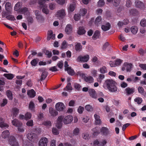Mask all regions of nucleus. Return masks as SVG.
I'll return each instance as SVG.
<instances>
[{
	"instance_id": "f257e3e1",
	"label": "nucleus",
	"mask_w": 146,
	"mask_h": 146,
	"mask_svg": "<svg viewBox=\"0 0 146 146\" xmlns=\"http://www.w3.org/2000/svg\"><path fill=\"white\" fill-rule=\"evenodd\" d=\"M108 89L110 92H115L117 91V87L115 86V82L112 80H107L105 82Z\"/></svg>"
},
{
	"instance_id": "f03ea898",
	"label": "nucleus",
	"mask_w": 146,
	"mask_h": 146,
	"mask_svg": "<svg viewBox=\"0 0 146 146\" xmlns=\"http://www.w3.org/2000/svg\"><path fill=\"white\" fill-rule=\"evenodd\" d=\"M27 137L29 140L33 142H36L38 140L37 135L34 133H29L27 135Z\"/></svg>"
},
{
	"instance_id": "7ed1b4c3",
	"label": "nucleus",
	"mask_w": 146,
	"mask_h": 146,
	"mask_svg": "<svg viewBox=\"0 0 146 146\" xmlns=\"http://www.w3.org/2000/svg\"><path fill=\"white\" fill-rule=\"evenodd\" d=\"M77 74L78 75H80V76H84V81L87 83H91L94 82V79L91 76H85L84 74L81 73L80 72H78Z\"/></svg>"
},
{
	"instance_id": "20e7f679",
	"label": "nucleus",
	"mask_w": 146,
	"mask_h": 146,
	"mask_svg": "<svg viewBox=\"0 0 146 146\" xmlns=\"http://www.w3.org/2000/svg\"><path fill=\"white\" fill-rule=\"evenodd\" d=\"M134 4L136 7L138 8L141 10H144L146 8L145 4L139 0H136Z\"/></svg>"
},
{
	"instance_id": "39448f33",
	"label": "nucleus",
	"mask_w": 146,
	"mask_h": 146,
	"mask_svg": "<svg viewBox=\"0 0 146 146\" xmlns=\"http://www.w3.org/2000/svg\"><path fill=\"white\" fill-rule=\"evenodd\" d=\"M9 142L12 146H19L15 137L13 136H11L9 137Z\"/></svg>"
},
{
	"instance_id": "423d86ee",
	"label": "nucleus",
	"mask_w": 146,
	"mask_h": 146,
	"mask_svg": "<svg viewBox=\"0 0 146 146\" xmlns=\"http://www.w3.org/2000/svg\"><path fill=\"white\" fill-rule=\"evenodd\" d=\"M63 117L61 115L59 116L57 119V123L56 125V127L58 129L61 128L62 126V121L63 119Z\"/></svg>"
},
{
	"instance_id": "0eeeda50",
	"label": "nucleus",
	"mask_w": 146,
	"mask_h": 146,
	"mask_svg": "<svg viewBox=\"0 0 146 146\" xmlns=\"http://www.w3.org/2000/svg\"><path fill=\"white\" fill-rule=\"evenodd\" d=\"M89 56L88 55H86L84 56H79L77 58V61L78 62H87L89 60Z\"/></svg>"
},
{
	"instance_id": "6e6552de",
	"label": "nucleus",
	"mask_w": 146,
	"mask_h": 146,
	"mask_svg": "<svg viewBox=\"0 0 146 146\" xmlns=\"http://www.w3.org/2000/svg\"><path fill=\"white\" fill-rule=\"evenodd\" d=\"M56 110L58 111H63L65 108L64 104L61 102H59L55 105Z\"/></svg>"
},
{
	"instance_id": "1a4fd4ad",
	"label": "nucleus",
	"mask_w": 146,
	"mask_h": 146,
	"mask_svg": "<svg viewBox=\"0 0 146 146\" xmlns=\"http://www.w3.org/2000/svg\"><path fill=\"white\" fill-rule=\"evenodd\" d=\"M66 15L65 10L64 9H61L58 11L56 14V16L57 17L63 18Z\"/></svg>"
},
{
	"instance_id": "9d476101",
	"label": "nucleus",
	"mask_w": 146,
	"mask_h": 146,
	"mask_svg": "<svg viewBox=\"0 0 146 146\" xmlns=\"http://www.w3.org/2000/svg\"><path fill=\"white\" fill-rule=\"evenodd\" d=\"M48 140L46 137H44L40 139L38 144L39 146H47Z\"/></svg>"
},
{
	"instance_id": "9b49d317",
	"label": "nucleus",
	"mask_w": 146,
	"mask_h": 146,
	"mask_svg": "<svg viewBox=\"0 0 146 146\" xmlns=\"http://www.w3.org/2000/svg\"><path fill=\"white\" fill-rule=\"evenodd\" d=\"M125 93L127 95H129L133 94L135 92V88L133 87L130 88L128 87L125 90Z\"/></svg>"
},
{
	"instance_id": "f8f14e48",
	"label": "nucleus",
	"mask_w": 146,
	"mask_h": 146,
	"mask_svg": "<svg viewBox=\"0 0 146 146\" xmlns=\"http://www.w3.org/2000/svg\"><path fill=\"white\" fill-rule=\"evenodd\" d=\"M72 27L70 24H67L65 29V31L67 35L70 34L72 32Z\"/></svg>"
},
{
	"instance_id": "ddd939ff",
	"label": "nucleus",
	"mask_w": 146,
	"mask_h": 146,
	"mask_svg": "<svg viewBox=\"0 0 146 146\" xmlns=\"http://www.w3.org/2000/svg\"><path fill=\"white\" fill-rule=\"evenodd\" d=\"M73 119V117L71 115L67 116L64 118V122L65 124H69L72 121Z\"/></svg>"
},
{
	"instance_id": "4468645a",
	"label": "nucleus",
	"mask_w": 146,
	"mask_h": 146,
	"mask_svg": "<svg viewBox=\"0 0 146 146\" xmlns=\"http://www.w3.org/2000/svg\"><path fill=\"white\" fill-rule=\"evenodd\" d=\"M9 125L7 123H4V119L1 117H0V127L2 128H8Z\"/></svg>"
},
{
	"instance_id": "2eb2a0df",
	"label": "nucleus",
	"mask_w": 146,
	"mask_h": 146,
	"mask_svg": "<svg viewBox=\"0 0 146 146\" xmlns=\"http://www.w3.org/2000/svg\"><path fill=\"white\" fill-rule=\"evenodd\" d=\"M129 23V21L127 19H124L123 22L119 21L117 25L119 28H121L124 25H126Z\"/></svg>"
},
{
	"instance_id": "dca6fc26",
	"label": "nucleus",
	"mask_w": 146,
	"mask_h": 146,
	"mask_svg": "<svg viewBox=\"0 0 146 146\" xmlns=\"http://www.w3.org/2000/svg\"><path fill=\"white\" fill-rule=\"evenodd\" d=\"M101 133L104 135H107L110 133L109 130L108 128L105 127H102L100 129Z\"/></svg>"
},
{
	"instance_id": "f3484780",
	"label": "nucleus",
	"mask_w": 146,
	"mask_h": 146,
	"mask_svg": "<svg viewBox=\"0 0 146 146\" xmlns=\"http://www.w3.org/2000/svg\"><path fill=\"white\" fill-rule=\"evenodd\" d=\"M123 66L126 67L127 72H130L131 71L132 64L131 63L125 62L123 64Z\"/></svg>"
},
{
	"instance_id": "a211bd4d",
	"label": "nucleus",
	"mask_w": 146,
	"mask_h": 146,
	"mask_svg": "<svg viewBox=\"0 0 146 146\" xmlns=\"http://www.w3.org/2000/svg\"><path fill=\"white\" fill-rule=\"evenodd\" d=\"M55 37V35L53 34V32L52 30L48 31L47 37V39L48 40H50L51 38L54 39Z\"/></svg>"
},
{
	"instance_id": "6ab92c4d",
	"label": "nucleus",
	"mask_w": 146,
	"mask_h": 146,
	"mask_svg": "<svg viewBox=\"0 0 146 146\" xmlns=\"http://www.w3.org/2000/svg\"><path fill=\"white\" fill-rule=\"evenodd\" d=\"M88 92L90 96L94 98H96V92L95 90L93 89H89Z\"/></svg>"
},
{
	"instance_id": "aec40b11",
	"label": "nucleus",
	"mask_w": 146,
	"mask_h": 146,
	"mask_svg": "<svg viewBox=\"0 0 146 146\" xmlns=\"http://www.w3.org/2000/svg\"><path fill=\"white\" fill-rule=\"evenodd\" d=\"M12 123L13 125L17 127L20 125H22V123L16 119H13L12 121Z\"/></svg>"
},
{
	"instance_id": "412c9836",
	"label": "nucleus",
	"mask_w": 146,
	"mask_h": 146,
	"mask_svg": "<svg viewBox=\"0 0 146 146\" xmlns=\"http://www.w3.org/2000/svg\"><path fill=\"white\" fill-rule=\"evenodd\" d=\"M111 27V25L109 23H107L106 25H102L101 28L102 30L104 31H106L110 29Z\"/></svg>"
},
{
	"instance_id": "4be33fe9",
	"label": "nucleus",
	"mask_w": 146,
	"mask_h": 146,
	"mask_svg": "<svg viewBox=\"0 0 146 146\" xmlns=\"http://www.w3.org/2000/svg\"><path fill=\"white\" fill-rule=\"evenodd\" d=\"M86 31L83 27H79L77 31L78 34L80 35H83L85 33Z\"/></svg>"
},
{
	"instance_id": "5701e85b",
	"label": "nucleus",
	"mask_w": 146,
	"mask_h": 146,
	"mask_svg": "<svg viewBox=\"0 0 146 146\" xmlns=\"http://www.w3.org/2000/svg\"><path fill=\"white\" fill-rule=\"evenodd\" d=\"M102 19L101 16H98L95 19L94 22L95 24L98 26L100 25L102 23Z\"/></svg>"
},
{
	"instance_id": "b1692460",
	"label": "nucleus",
	"mask_w": 146,
	"mask_h": 146,
	"mask_svg": "<svg viewBox=\"0 0 146 146\" xmlns=\"http://www.w3.org/2000/svg\"><path fill=\"white\" fill-rule=\"evenodd\" d=\"M49 111L51 115L52 116H55L58 114V112L52 108H49Z\"/></svg>"
},
{
	"instance_id": "393cba45",
	"label": "nucleus",
	"mask_w": 146,
	"mask_h": 146,
	"mask_svg": "<svg viewBox=\"0 0 146 146\" xmlns=\"http://www.w3.org/2000/svg\"><path fill=\"white\" fill-rule=\"evenodd\" d=\"M27 95L30 98H34L35 96V92L33 89L29 90L27 92Z\"/></svg>"
},
{
	"instance_id": "a878e982",
	"label": "nucleus",
	"mask_w": 146,
	"mask_h": 146,
	"mask_svg": "<svg viewBox=\"0 0 146 146\" xmlns=\"http://www.w3.org/2000/svg\"><path fill=\"white\" fill-rule=\"evenodd\" d=\"M6 10L9 13H11V4L9 2H7L5 5Z\"/></svg>"
},
{
	"instance_id": "bb28decb",
	"label": "nucleus",
	"mask_w": 146,
	"mask_h": 146,
	"mask_svg": "<svg viewBox=\"0 0 146 146\" xmlns=\"http://www.w3.org/2000/svg\"><path fill=\"white\" fill-rule=\"evenodd\" d=\"M67 71L68 74L71 76H73L75 74V72L74 70L71 69V67H69L68 68H67L66 69V70Z\"/></svg>"
},
{
	"instance_id": "cd10ccee",
	"label": "nucleus",
	"mask_w": 146,
	"mask_h": 146,
	"mask_svg": "<svg viewBox=\"0 0 146 146\" xmlns=\"http://www.w3.org/2000/svg\"><path fill=\"white\" fill-rule=\"evenodd\" d=\"M10 135V133L8 130H6L3 131L1 135L2 138L5 139L9 137Z\"/></svg>"
},
{
	"instance_id": "c85d7f7f",
	"label": "nucleus",
	"mask_w": 146,
	"mask_h": 146,
	"mask_svg": "<svg viewBox=\"0 0 146 146\" xmlns=\"http://www.w3.org/2000/svg\"><path fill=\"white\" fill-rule=\"evenodd\" d=\"M94 136L97 135L100 133V128L98 127H96L92 129Z\"/></svg>"
},
{
	"instance_id": "c756f323",
	"label": "nucleus",
	"mask_w": 146,
	"mask_h": 146,
	"mask_svg": "<svg viewBox=\"0 0 146 146\" xmlns=\"http://www.w3.org/2000/svg\"><path fill=\"white\" fill-rule=\"evenodd\" d=\"M42 9V12L46 14L47 15L49 13V10L48 9V6L47 5H45L44 7H42L40 8Z\"/></svg>"
},
{
	"instance_id": "7c9ffc66",
	"label": "nucleus",
	"mask_w": 146,
	"mask_h": 146,
	"mask_svg": "<svg viewBox=\"0 0 146 146\" xmlns=\"http://www.w3.org/2000/svg\"><path fill=\"white\" fill-rule=\"evenodd\" d=\"M100 32L99 31H96L92 36V38L94 40H96L98 38L100 35Z\"/></svg>"
},
{
	"instance_id": "2f4dec72",
	"label": "nucleus",
	"mask_w": 146,
	"mask_h": 146,
	"mask_svg": "<svg viewBox=\"0 0 146 146\" xmlns=\"http://www.w3.org/2000/svg\"><path fill=\"white\" fill-rule=\"evenodd\" d=\"M3 76L9 80H11L14 77L13 75L12 74H4Z\"/></svg>"
},
{
	"instance_id": "473e14b6",
	"label": "nucleus",
	"mask_w": 146,
	"mask_h": 146,
	"mask_svg": "<svg viewBox=\"0 0 146 146\" xmlns=\"http://www.w3.org/2000/svg\"><path fill=\"white\" fill-rule=\"evenodd\" d=\"M100 71L102 74H105V73L107 72V69L105 66H103L102 67L100 68Z\"/></svg>"
},
{
	"instance_id": "72a5a7b5",
	"label": "nucleus",
	"mask_w": 146,
	"mask_h": 146,
	"mask_svg": "<svg viewBox=\"0 0 146 146\" xmlns=\"http://www.w3.org/2000/svg\"><path fill=\"white\" fill-rule=\"evenodd\" d=\"M6 95L10 100H12L13 99V95L11 92L10 90H8L6 92Z\"/></svg>"
},
{
	"instance_id": "f704fd0d",
	"label": "nucleus",
	"mask_w": 146,
	"mask_h": 146,
	"mask_svg": "<svg viewBox=\"0 0 146 146\" xmlns=\"http://www.w3.org/2000/svg\"><path fill=\"white\" fill-rule=\"evenodd\" d=\"M46 1L45 0H39L38 1V3L40 5V8L44 6L45 5H47L45 4Z\"/></svg>"
},
{
	"instance_id": "c9c22d12",
	"label": "nucleus",
	"mask_w": 146,
	"mask_h": 146,
	"mask_svg": "<svg viewBox=\"0 0 146 146\" xmlns=\"http://www.w3.org/2000/svg\"><path fill=\"white\" fill-rule=\"evenodd\" d=\"M131 31L133 34H135L137 32L138 28L135 26H132L131 28Z\"/></svg>"
},
{
	"instance_id": "e433bc0d",
	"label": "nucleus",
	"mask_w": 146,
	"mask_h": 146,
	"mask_svg": "<svg viewBox=\"0 0 146 146\" xmlns=\"http://www.w3.org/2000/svg\"><path fill=\"white\" fill-rule=\"evenodd\" d=\"M52 134L54 135H58L59 133V131L55 127L52 128Z\"/></svg>"
},
{
	"instance_id": "4c0bfd02",
	"label": "nucleus",
	"mask_w": 146,
	"mask_h": 146,
	"mask_svg": "<svg viewBox=\"0 0 146 146\" xmlns=\"http://www.w3.org/2000/svg\"><path fill=\"white\" fill-rule=\"evenodd\" d=\"M82 46L81 45L80 43H78L75 45V50L77 51H80L82 49Z\"/></svg>"
},
{
	"instance_id": "58836bf2",
	"label": "nucleus",
	"mask_w": 146,
	"mask_h": 146,
	"mask_svg": "<svg viewBox=\"0 0 146 146\" xmlns=\"http://www.w3.org/2000/svg\"><path fill=\"white\" fill-rule=\"evenodd\" d=\"M42 124L47 127H49L51 126L52 123L50 121H46L42 123Z\"/></svg>"
},
{
	"instance_id": "ea45409f",
	"label": "nucleus",
	"mask_w": 146,
	"mask_h": 146,
	"mask_svg": "<svg viewBox=\"0 0 146 146\" xmlns=\"http://www.w3.org/2000/svg\"><path fill=\"white\" fill-rule=\"evenodd\" d=\"M47 73L46 72L44 71L42 72L40 77V80L42 81L44 80L47 76Z\"/></svg>"
},
{
	"instance_id": "a19ab883",
	"label": "nucleus",
	"mask_w": 146,
	"mask_h": 146,
	"mask_svg": "<svg viewBox=\"0 0 146 146\" xmlns=\"http://www.w3.org/2000/svg\"><path fill=\"white\" fill-rule=\"evenodd\" d=\"M38 61V59L37 58L34 59L31 62V64L33 66H35L36 65Z\"/></svg>"
},
{
	"instance_id": "79ce46f5",
	"label": "nucleus",
	"mask_w": 146,
	"mask_h": 146,
	"mask_svg": "<svg viewBox=\"0 0 146 146\" xmlns=\"http://www.w3.org/2000/svg\"><path fill=\"white\" fill-rule=\"evenodd\" d=\"M13 115L15 117H16L19 113V110L16 108H14L13 109Z\"/></svg>"
},
{
	"instance_id": "37998d69",
	"label": "nucleus",
	"mask_w": 146,
	"mask_h": 146,
	"mask_svg": "<svg viewBox=\"0 0 146 146\" xmlns=\"http://www.w3.org/2000/svg\"><path fill=\"white\" fill-rule=\"evenodd\" d=\"M120 0H113L112 3L114 6L117 7L120 4Z\"/></svg>"
},
{
	"instance_id": "c03bdc74",
	"label": "nucleus",
	"mask_w": 146,
	"mask_h": 146,
	"mask_svg": "<svg viewBox=\"0 0 146 146\" xmlns=\"http://www.w3.org/2000/svg\"><path fill=\"white\" fill-rule=\"evenodd\" d=\"M130 13L131 14L135 16L138 14V11L136 9H132L130 10Z\"/></svg>"
},
{
	"instance_id": "a18cd8bd",
	"label": "nucleus",
	"mask_w": 146,
	"mask_h": 146,
	"mask_svg": "<svg viewBox=\"0 0 146 146\" xmlns=\"http://www.w3.org/2000/svg\"><path fill=\"white\" fill-rule=\"evenodd\" d=\"M21 12L25 15H27L29 13L28 9L26 7L22 8L21 10Z\"/></svg>"
},
{
	"instance_id": "49530a36",
	"label": "nucleus",
	"mask_w": 146,
	"mask_h": 146,
	"mask_svg": "<svg viewBox=\"0 0 146 146\" xmlns=\"http://www.w3.org/2000/svg\"><path fill=\"white\" fill-rule=\"evenodd\" d=\"M141 26L143 27L146 26V19H142L140 22Z\"/></svg>"
},
{
	"instance_id": "de8ad7c7",
	"label": "nucleus",
	"mask_w": 146,
	"mask_h": 146,
	"mask_svg": "<svg viewBox=\"0 0 146 146\" xmlns=\"http://www.w3.org/2000/svg\"><path fill=\"white\" fill-rule=\"evenodd\" d=\"M35 106L34 103L32 101H31L29 103V108L31 110H34Z\"/></svg>"
},
{
	"instance_id": "09e8293b",
	"label": "nucleus",
	"mask_w": 146,
	"mask_h": 146,
	"mask_svg": "<svg viewBox=\"0 0 146 146\" xmlns=\"http://www.w3.org/2000/svg\"><path fill=\"white\" fill-rule=\"evenodd\" d=\"M138 52L141 55L143 56L146 53V49L144 50L142 48H140Z\"/></svg>"
},
{
	"instance_id": "8fccbe9b",
	"label": "nucleus",
	"mask_w": 146,
	"mask_h": 146,
	"mask_svg": "<svg viewBox=\"0 0 146 146\" xmlns=\"http://www.w3.org/2000/svg\"><path fill=\"white\" fill-rule=\"evenodd\" d=\"M105 2L104 0H99L98 2V5L99 7H101L105 4Z\"/></svg>"
},
{
	"instance_id": "3c124183",
	"label": "nucleus",
	"mask_w": 146,
	"mask_h": 146,
	"mask_svg": "<svg viewBox=\"0 0 146 146\" xmlns=\"http://www.w3.org/2000/svg\"><path fill=\"white\" fill-rule=\"evenodd\" d=\"M6 18L8 20L11 21H14L16 20L14 16L11 15H8L6 17Z\"/></svg>"
},
{
	"instance_id": "603ef678",
	"label": "nucleus",
	"mask_w": 146,
	"mask_h": 146,
	"mask_svg": "<svg viewBox=\"0 0 146 146\" xmlns=\"http://www.w3.org/2000/svg\"><path fill=\"white\" fill-rule=\"evenodd\" d=\"M85 109L88 111H92L93 109L92 106L90 105H87L85 106Z\"/></svg>"
},
{
	"instance_id": "864d4df0",
	"label": "nucleus",
	"mask_w": 146,
	"mask_h": 146,
	"mask_svg": "<svg viewBox=\"0 0 146 146\" xmlns=\"http://www.w3.org/2000/svg\"><path fill=\"white\" fill-rule=\"evenodd\" d=\"M32 116V115L31 113L29 112H27L25 115V119L27 120L30 119Z\"/></svg>"
},
{
	"instance_id": "5fc2aeb1",
	"label": "nucleus",
	"mask_w": 146,
	"mask_h": 146,
	"mask_svg": "<svg viewBox=\"0 0 146 146\" xmlns=\"http://www.w3.org/2000/svg\"><path fill=\"white\" fill-rule=\"evenodd\" d=\"M74 86L75 88L78 91L80 90L82 88L81 86L78 83L75 84Z\"/></svg>"
},
{
	"instance_id": "6e6d98bb",
	"label": "nucleus",
	"mask_w": 146,
	"mask_h": 146,
	"mask_svg": "<svg viewBox=\"0 0 146 146\" xmlns=\"http://www.w3.org/2000/svg\"><path fill=\"white\" fill-rule=\"evenodd\" d=\"M36 19L38 22H42L44 21V18L41 15H38L36 17Z\"/></svg>"
},
{
	"instance_id": "4d7b16f0",
	"label": "nucleus",
	"mask_w": 146,
	"mask_h": 146,
	"mask_svg": "<svg viewBox=\"0 0 146 146\" xmlns=\"http://www.w3.org/2000/svg\"><path fill=\"white\" fill-rule=\"evenodd\" d=\"M67 46V44L66 40H64L62 44L61 48L62 49L66 48Z\"/></svg>"
},
{
	"instance_id": "13d9d810",
	"label": "nucleus",
	"mask_w": 146,
	"mask_h": 146,
	"mask_svg": "<svg viewBox=\"0 0 146 146\" xmlns=\"http://www.w3.org/2000/svg\"><path fill=\"white\" fill-rule=\"evenodd\" d=\"M138 90L139 93L141 94H143L144 90L143 88L141 86H139L138 88Z\"/></svg>"
},
{
	"instance_id": "bf43d9fd",
	"label": "nucleus",
	"mask_w": 146,
	"mask_h": 146,
	"mask_svg": "<svg viewBox=\"0 0 146 146\" xmlns=\"http://www.w3.org/2000/svg\"><path fill=\"white\" fill-rule=\"evenodd\" d=\"M79 129L78 128L76 127L73 131V133L74 135H78L79 132Z\"/></svg>"
},
{
	"instance_id": "052dcab7",
	"label": "nucleus",
	"mask_w": 146,
	"mask_h": 146,
	"mask_svg": "<svg viewBox=\"0 0 146 146\" xmlns=\"http://www.w3.org/2000/svg\"><path fill=\"white\" fill-rule=\"evenodd\" d=\"M20 2H18L16 4L14 7V10L15 11H18L20 8Z\"/></svg>"
},
{
	"instance_id": "680f3d73",
	"label": "nucleus",
	"mask_w": 146,
	"mask_h": 146,
	"mask_svg": "<svg viewBox=\"0 0 146 146\" xmlns=\"http://www.w3.org/2000/svg\"><path fill=\"white\" fill-rule=\"evenodd\" d=\"M66 89H67L68 90H71L72 89V88L71 86V84L70 83H68L66 88H64V90H66Z\"/></svg>"
},
{
	"instance_id": "e2e57ef3",
	"label": "nucleus",
	"mask_w": 146,
	"mask_h": 146,
	"mask_svg": "<svg viewBox=\"0 0 146 146\" xmlns=\"http://www.w3.org/2000/svg\"><path fill=\"white\" fill-rule=\"evenodd\" d=\"M74 19L75 21L79 20L80 18V16L79 14H75L74 16Z\"/></svg>"
},
{
	"instance_id": "0e129e2a",
	"label": "nucleus",
	"mask_w": 146,
	"mask_h": 146,
	"mask_svg": "<svg viewBox=\"0 0 146 146\" xmlns=\"http://www.w3.org/2000/svg\"><path fill=\"white\" fill-rule=\"evenodd\" d=\"M84 109V108L81 106H80L79 107L78 109V111L80 114H82L83 113V111Z\"/></svg>"
},
{
	"instance_id": "69168bd1",
	"label": "nucleus",
	"mask_w": 146,
	"mask_h": 146,
	"mask_svg": "<svg viewBox=\"0 0 146 146\" xmlns=\"http://www.w3.org/2000/svg\"><path fill=\"white\" fill-rule=\"evenodd\" d=\"M123 60L119 59H117L115 61L116 66L120 65L123 62Z\"/></svg>"
},
{
	"instance_id": "338daca9",
	"label": "nucleus",
	"mask_w": 146,
	"mask_h": 146,
	"mask_svg": "<svg viewBox=\"0 0 146 146\" xmlns=\"http://www.w3.org/2000/svg\"><path fill=\"white\" fill-rule=\"evenodd\" d=\"M27 21L29 23H32L33 22V20L31 17L29 16L27 18Z\"/></svg>"
},
{
	"instance_id": "774afa93",
	"label": "nucleus",
	"mask_w": 146,
	"mask_h": 146,
	"mask_svg": "<svg viewBox=\"0 0 146 146\" xmlns=\"http://www.w3.org/2000/svg\"><path fill=\"white\" fill-rule=\"evenodd\" d=\"M107 143V141L105 140H103L102 142L99 143L98 146H104Z\"/></svg>"
}]
</instances>
